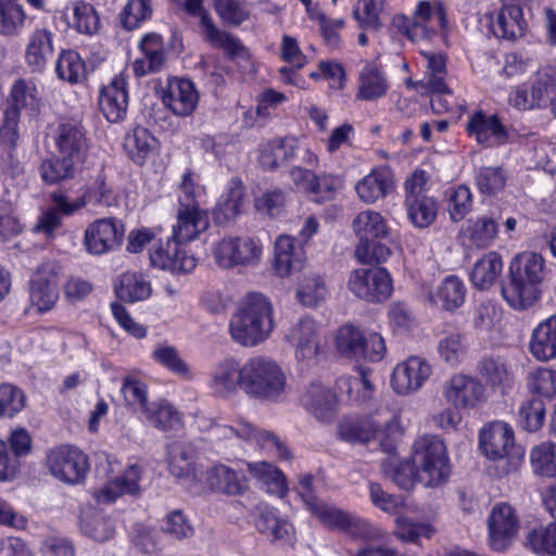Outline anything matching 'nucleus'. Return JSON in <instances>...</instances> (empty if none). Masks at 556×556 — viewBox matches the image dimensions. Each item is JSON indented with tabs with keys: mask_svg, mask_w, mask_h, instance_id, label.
I'll use <instances>...</instances> for the list:
<instances>
[{
	"mask_svg": "<svg viewBox=\"0 0 556 556\" xmlns=\"http://www.w3.org/2000/svg\"><path fill=\"white\" fill-rule=\"evenodd\" d=\"M546 276V263L540 253L520 252L509 263L508 281L502 287L503 298L513 308L527 309L540 300Z\"/></svg>",
	"mask_w": 556,
	"mask_h": 556,
	"instance_id": "nucleus-1",
	"label": "nucleus"
},
{
	"mask_svg": "<svg viewBox=\"0 0 556 556\" xmlns=\"http://www.w3.org/2000/svg\"><path fill=\"white\" fill-rule=\"evenodd\" d=\"M339 437L351 443L378 442L386 453H393L403 437L401 415L389 408H380L368 416L345 419L340 422Z\"/></svg>",
	"mask_w": 556,
	"mask_h": 556,
	"instance_id": "nucleus-2",
	"label": "nucleus"
},
{
	"mask_svg": "<svg viewBox=\"0 0 556 556\" xmlns=\"http://www.w3.org/2000/svg\"><path fill=\"white\" fill-rule=\"evenodd\" d=\"M275 329L274 308L261 293H251L229 323L231 339L244 348L266 341Z\"/></svg>",
	"mask_w": 556,
	"mask_h": 556,
	"instance_id": "nucleus-3",
	"label": "nucleus"
},
{
	"mask_svg": "<svg viewBox=\"0 0 556 556\" xmlns=\"http://www.w3.org/2000/svg\"><path fill=\"white\" fill-rule=\"evenodd\" d=\"M287 377L273 358L256 355L244 362L243 392L251 399L278 401L285 394Z\"/></svg>",
	"mask_w": 556,
	"mask_h": 556,
	"instance_id": "nucleus-4",
	"label": "nucleus"
},
{
	"mask_svg": "<svg viewBox=\"0 0 556 556\" xmlns=\"http://www.w3.org/2000/svg\"><path fill=\"white\" fill-rule=\"evenodd\" d=\"M412 456L418 470L419 483L438 486L447 480L448 458L446 447L439 437L424 435L416 440Z\"/></svg>",
	"mask_w": 556,
	"mask_h": 556,
	"instance_id": "nucleus-5",
	"label": "nucleus"
},
{
	"mask_svg": "<svg viewBox=\"0 0 556 556\" xmlns=\"http://www.w3.org/2000/svg\"><path fill=\"white\" fill-rule=\"evenodd\" d=\"M212 253L220 268L254 267L262 258L263 248L254 238L229 236L218 240Z\"/></svg>",
	"mask_w": 556,
	"mask_h": 556,
	"instance_id": "nucleus-6",
	"label": "nucleus"
},
{
	"mask_svg": "<svg viewBox=\"0 0 556 556\" xmlns=\"http://www.w3.org/2000/svg\"><path fill=\"white\" fill-rule=\"evenodd\" d=\"M325 527L345 532L349 535L362 540L382 538L380 529L375 528L367 520L348 513L334 505L319 502L309 510Z\"/></svg>",
	"mask_w": 556,
	"mask_h": 556,
	"instance_id": "nucleus-7",
	"label": "nucleus"
},
{
	"mask_svg": "<svg viewBox=\"0 0 556 556\" xmlns=\"http://www.w3.org/2000/svg\"><path fill=\"white\" fill-rule=\"evenodd\" d=\"M479 444L482 453L493 460L507 459L506 473L517 470L521 463L520 456H510L514 447V431L503 421H492L485 425L479 433Z\"/></svg>",
	"mask_w": 556,
	"mask_h": 556,
	"instance_id": "nucleus-8",
	"label": "nucleus"
},
{
	"mask_svg": "<svg viewBox=\"0 0 556 556\" xmlns=\"http://www.w3.org/2000/svg\"><path fill=\"white\" fill-rule=\"evenodd\" d=\"M488 543L497 553L507 551L517 539L520 520L516 509L507 503L494 505L486 520Z\"/></svg>",
	"mask_w": 556,
	"mask_h": 556,
	"instance_id": "nucleus-9",
	"label": "nucleus"
},
{
	"mask_svg": "<svg viewBox=\"0 0 556 556\" xmlns=\"http://www.w3.org/2000/svg\"><path fill=\"white\" fill-rule=\"evenodd\" d=\"M47 466L54 478L67 484L81 482L89 470L87 455L70 445L50 450L47 454Z\"/></svg>",
	"mask_w": 556,
	"mask_h": 556,
	"instance_id": "nucleus-10",
	"label": "nucleus"
},
{
	"mask_svg": "<svg viewBox=\"0 0 556 556\" xmlns=\"http://www.w3.org/2000/svg\"><path fill=\"white\" fill-rule=\"evenodd\" d=\"M212 434L217 440L255 442L262 448L275 452L279 458H289V451L278 437L243 419H238L235 426L216 425L212 428Z\"/></svg>",
	"mask_w": 556,
	"mask_h": 556,
	"instance_id": "nucleus-11",
	"label": "nucleus"
},
{
	"mask_svg": "<svg viewBox=\"0 0 556 556\" xmlns=\"http://www.w3.org/2000/svg\"><path fill=\"white\" fill-rule=\"evenodd\" d=\"M348 288L356 298L368 302L386 301L393 290L391 276L382 267L354 269Z\"/></svg>",
	"mask_w": 556,
	"mask_h": 556,
	"instance_id": "nucleus-12",
	"label": "nucleus"
},
{
	"mask_svg": "<svg viewBox=\"0 0 556 556\" xmlns=\"http://www.w3.org/2000/svg\"><path fill=\"white\" fill-rule=\"evenodd\" d=\"M445 402L454 408L475 409L485 402V387L476 377L453 374L441 387Z\"/></svg>",
	"mask_w": 556,
	"mask_h": 556,
	"instance_id": "nucleus-13",
	"label": "nucleus"
},
{
	"mask_svg": "<svg viewBox=\"0 0 556 556\" xmlns=\"http://www.w3.org/2000/svg\"><path fill=\"white\" fill-rule=\"evenodd\" d=\"M285 341L292 348L298 362L308 364L321 351L320 327L314 318L303 316L288 328Z\"/></svg>",
	"mask_w": 556,
	"mask_h": 556,
	"instance_id": "nucleus-14",
	"label": "nucleus"
},
{
	"mask_svg": "<svg viewBox=\"0 0 556 556\" xmlns=\"http://www.w3.org/2000/svg\"><path fill=\"white\" fill-rule=\"evenodd\" d=\"M60 266L56 262H42L29 281V300L38 312L52 309L59 299Z\"/></svg>",
	"mask_w": 556,
	"mask_h": 556,
	"instance_id": "nucleus-15",
	"label": "nucleus"
},
{
	"mask_svg": "<svg viewBox=\"0 0 556 556\" xmlns=\"http://www.w3.org/2000/svg\"><path fill=\"white\" fill-rule=\"evenodd\" d=\"M124 232L123 224L116 218H99L86 227L83 244L89 254L102 255L119 247Z\"/></svg>",
	"mask_w": 556,
	"mask_h": 556,
	"instance_id": "nucleus-16",
	"label": "nucleus"
},
{
	"mask_svg": "<svg viewBox=\"0 0 556 556\" xmlns=\"http://www.w3.org/2000/svg\"><path fill=\"white\" fill-rule=\"evenodd\" d=\"M174 236L165 242L161 239L150 248L149 257L152 266L172 273H189L197 266V261L189 255Z\"/></svg>",
	"mask_w": 556,
	"mask_h": 556,
	"instance_id": "nucleus-17",
	"label": "nucleus"
},
{
	"mask_svg": "<svg viewBox=\"0 0 556 556\" xmlns=\"http://www.w3.org/2000/svg\"><path fill=\"white\" fill-rule=\"evenodd\" d=\"M432 368L420 356H410L399 363L391 375V388L399 395H408L418 391L430 378Z\"/></svg>",
	"mask_w": 556,
	"mask_h": 556,
	"instance_id": "nucleus-18",
	"label": "nucleus"
},
{
	"mask_svg": "<svg viewBox=\"0 0 556 556\" xmlns=\"http://www.w3.org/2000/svg\"><path fill=\"white\" fill-rule=\"evenodd\" d=\"M52 140L56 153L80 164L88 151V139L83 125L76 121H63L55 127Z\"/></svg>",
	"mask_w": 556,
	"mask_h": 556,
	"instance_id": "nucleus-19",
	"label": "nucleus"
},
{
	"mask_svg": "<svg viewBox=\"0 0 556 556\" xmlns=\"http://www.w3.org/2000/svg\"><path fill=\"white\" fill-rule=\"evenodd\" d=\"M244 383V363L233 356L217 362L212 370L210 388L222 399L232 397L241 390Z\"/></svg>",
	"mask_w": 556,
	"mask_h": 556,
	"instance_id": "nucleus-20",
	"label": "nucleus"
},
{
	"mask_svg": "<svg viewBox=\"0 0 556 556\" xmlns=\"http://www.w3.org/2000/svg\"><path fill=\"white\" fill-rule=\"evenodd\" d=\"M188 13L200 17L204 39L215 48L224 49L230 56L245 52L240 40L231 34L216 27L208 13L203 8V0H186Z\"/></svg>",
	"mask_w": 556,
	"mask_h": 556,
	"instance_id": "nucleus-21",
	"label": "nucleus"
},
{
	"mask_svg": "<svg viewBox=\"0 0 556 556\" xmlns=\"http://www.w3.org/2000/svg\"><path fill=\"white\" fill-rule=\"evenodd\" d=\"M141 477L142 468L137 464H131L125 468L122 475L109 480L94 491L93 497L99 503L110 504L124 495H139L141 492L139 484Z\"/></svg>",
	"mask_w": 556,
	"mask_h": 556,
	"instance_id": "nucleus-22",
	"label": "nucleus"
},
{
	"mask_svg": "<svg viewBox=\"0 0 556 556\" xmlns=\"http://www.w3.org/2000/svg\"><path fill=\"white\" fill-rule=\"evenodd\" d=\"M100 111L110 123H117L125 118L128 108V91L126 77L116 75L103 86L99 96Z\"/></svg>",
	"mask_w": 556,
	"mask_h": 556,
	"instance_id": "nucleus-23",
	"label": "nucleus"
},
{
	"mask_svg": "<svg viewBox=\"0 0 556 556\" xmlns=\"http://www.w3.org/2000/svg\"><path fill=\"white\" fill-rule=\"evenodd\" d=\"M468 135L483 147H496L507 142L508 134L496 115L473 113L466 125Z\"/></svg>",
	"mask_w": 556,
	"mask_h": 556,
	"instance_id": "nucleus-24",
	"label": "nucleus"
},
{
	"mask_svg": "<svg viewBox=\"0 0 556 556\" xmlns=\"http://www.w3.org/2000/svg\"><path fill=\"white\" fill-rule=\"evenodd\" d=\"M302 402L309 414L320 422L329 424L337 413V395L319 382H312L302 395Z\"/></svg>",
	"mask_w": 556,
	"mask_h": 556,
	"instance_id": "nucleus-25",
	"label": "nucleus"
},
{
	"mask_svg": "<svg viewBox=\"0 0 556 556\" xmlns=\"http://www.w3.org/2000/svg\"><path fill=\"white\" fill-rule=\"evenodd\" d=\"M199 93L189 79L173 78L163 94L164 104L178 116H189L197 108Z\"/></svg>",
	"mask_w": 556,
	"mask_h": 556,
	"instance_id": "nucleus-26",
	"label": "nucleus"
},
{
	"mask_svg": "<svg viewBox=\"0 0 556 556\" xmlns=\"http://www.w3.org/2000/svg\"><path fill=\"white\" fill-rule=\"evenodd\" d=\"M394 174L391 168L381 166L374 168L355 186L358 198L367 204L384 199L394 190Z\"/></svg>",
	"mask_w": 556,
	"mask_h": 556,
	"instance_id": "nucleus-27",
	"label": "nucleus"
},
{
	"mask_svg": "<svg viewBox=\"0 0 556 556\" xmlns=\"http://www.w3.org/2000/svg\"><path fill=\"white\" fill-rule=\"evenodd\" d=\"M208 226V213L199 205L178 206L177 223L173 226V236L181 242H188L204 232Z\"/></svg>",
	"mask_w": 556,
	"mask_h": 556,
	"instance_id": "nucleus-28",
	"label": "nucleus"
},
{
	"mask_svg": "<svg viewBox=\"0 0 556 556\" xmlns=\"http://www.w3.org/2000/svg\"><path fill=\"white\" fill-rule=\"evenodd\" d=\"M529 352L542 363L556 358V314L538 324L532 330Z\"/></svg>",
	"mask_w": 556,
	"mask_h": 556,
	"instance_id": "nucleus-29",
	"label": "nucleus"
},
{
	"mask_svg": "<svg viewBox=\"0 0 556 556\" xmlns=\"http://www.w3.org/2000/svg\"><path fill=\"white\" fill-rule=\"evenodd\" d=\"M194 450L191 445L175 442L168 447V468L173 476L190 483L201 480L202 472L193 462Z\"/></svg>",
	"mask_w": 556,
	"mask_h": 556,
	"instance_id": "nucleus-30",
	"label": "nucleus"
},
{
	"mask_svg": "<svg viewBox=\"0 0 556 556\" xmlns=\"http://www.w3.org/2000/svg\"><path fill=\"white\" fill-rule=\"evenodd\" d=\"M497 233V223L486 215L469 218L459 231L463 243L477 249L490 247L496 239Z\"/></svg>",
	"mask_w": 556,
	"mask_h": 556,
	"instance_id": "nucleus-31",
	"label": "nucleus"
},
{
	"mask_svg": "<svg viewBox=\"0 0 556 556\" xmlns=\"http://www.w3.org/2000/svg\"><path fill=\"white\" fill-rule=\"evenodd\" d=\"M53 52V34L46 28H37L29 36L25 61L34 72H41Z\"/></svg>",
	"mask_w": 556,
	"mask_h": 556,
	"instance_id": "nucleus-32",
	"label": "nucleus"
},
{
	"mask_svg": "<svg viewBox=\"0 0 556 556\" xmlns=\"http://www.w3.org/2000/svg\"><path fill=\"white\" fill-rule=\"evenodd\" d=\"M496 37L516 40L525 35L527 23L520 4L504 5L491 23Z\"/></svg>",
	"mask_w": 556,
	"mask_h": 556,
	"instance_id": "nucleus-33",
	"label": "nucleus"
},
{
	"mask_svg": "<svg viewBox=\"0 0 556 556\" xmlns=\"http://www.w3.org/2000/svg\"><path fill=\"white\" fill-rule=\"evenodd\" d=\"M248 470L267 493L280 498L287 495L289 488L286 476L273 464L267 462L249 463Z\"/></svg>",
	"mask_w": 556,
	"mask_h": 556,
	"instance_id": "nucleus-34",
	"label": "nucleus"
},
{
	"mask_svg": "<svg viewBox=\"0 0 556 556\" xmlns=\"http://www.w3.org/2000/svg\"><path fill=\"white\" fill-rule=\"evenodd\" d=\"M389 83L380 67L366 64L358 75L356 97L363 101H374L386 96Z\"/></svg>",
	"mask_w": 556,
	"mask_h": 556,
	"instance_id": "nucleus-35",
	"label": "nucleus"
},
{
	"mask_svg": "<svg viewBox=\"0 0 556 556\" xmlns=\"http://www.w3.org/2000/svg\"><path fill=\"white\" fill-rule=\"evenodd\" d=\"M353 230L358 238V243L377 241L389 235L384 217L372 210H366L356 215L353 220Z\"/></svg>",
	"mask_w": 556,
	"mask_h": 556,
	"instance_id": "nucleus-36",
	"label": "nucleus"
},
{
	"mask_svg": "<svg viewBox=\"0 0 556 556\" xmlns=\"http://www.w3.org/2000/svg\"><path fill=\"white\" fill-rule=\"evenodd\" d=\"M298 149L295 138H277L263 143L260 148V164L265 169H275L292 159Z\"/></svg>",
	"mask_w": 556,
	"mask_h": 556,
	"instance_id": "nucleus-37",
	"label": "nucleus"
},
{
	"mask_svg": "<svg viewBox=\"0 0 556 556\" xmlns=\"http://www.w3.org/2000/svg\"><path fill=\"white\" fill-rule=\"evenodd\" d=\"M303 252L295 245L292 237L281 235L276 239L274 269L278 276H289L292 270L300 267Z\"/></svg>",
	"mask_w": 556,
	"mask_h": 556,
	"instance_id": "nucleus-38",
	"label": "nucleus"
},
{
	"mask_svg": "<svg viewBox=\"0 0 556 556\" xmlns=\"http://www.w3.org/2000/svg\"><path fill=\"white\" fill-rule=\"evenodd\" d=\"M502 270V256L497 252L491 251L475 263L470 273V279L476 288L485 290L497 281Z\"/></svg>",
	"mask_w": 556,
	"mask_h": 556,
	"instance_id": "nucleus-39",
	"label": "nucleus"
},
{
	"mask_svg": "<svg viewBox=\"0 0 556 556\" xmlns=\"http://www.w3.org/2000/svg\"><path fill=\"white\" fill-rule=\"evenodd\" d=\"M7 106L14 108L20 113L22 110L30 114L39 113L41 98L36 84L29 79H17L11 87Z\"/></svg>",
	"mask_w": 556,
	"mask_h": 556,
	"instance_id": "nucleus-40",
	"label": "nucleus"
},
{
	"mask_svg": "<svg viewBox=\"0 0 556 556\" xmlns=\"http://www.w3.org/2000/svg\"><path fill=\"white\" fill-rule=\"evenodd\" d=\"M157 141L144 127H136L125 137L124 148L128 156L142 165L156 150Z\"/></svg>",
	"mask_w": 556,
	"mask_h": 556,
	"instance_id": "nucleus-41",
	"label": "nucleus"
},
{
	"mask_svg": "<svg viewBox=\"0 0 556 556\" xmlns=\"http://www.w3.org/2000/svg\"><path fill=\"white\" fill-rule=\"evenodd\" d=\"M206 480L212 490L228 495L241 494L247 488L244 480L235 470L222 464L206 471Z\"/></svg>",
	"mask_w": 556,
	"mask_h": 556,
	"instance_id": "nucleus-42",
	"label": "nucleus"
},
{
	"mask_svg": "<svg viewBox=\"0 0 556 556\" xmlns=\"http://www.w3.org/2000/svg\"><path fill=\"white\" fill-rule=\"evenodd\" d=\"M420 54L426 61L427 68V88L435 93H451L447 85L445 84L446 71V55L441 52H433L426 49H420Z\"/></svg>",
	"mask_w": 556,
	"mask_h": 556,
	"instance_id": "nucleus-43",
	"label": "nucleus"
},
{
	"mask_svg": "<svg viewBox=\"0 0 556 556\" xmlns=\"http://www.w3.org/2000/svg\"><path fill=\"white\" fill-rule=\"evenodd\" d=\"M115 292L123 301H143L150 296L151 286L142 274L127 271L119 276L115 283Z\"/></svg>",
	"mask_w": 556,
	"mask_h": 556,
	"instance_id": "nucleus-44",
	"label": "nucleus"
},
{
	"mask_svg": "<svg viewBox=\"0 0 556 556\" xmlns=\"http://www.w3.org/2000/svg\"><path fill=\"white\" fill-rule=\"evenodd\" d=\"M466 298V287L462 279L452 275L446 277L437 288L431 301L446 311L462 306Z\"/></svg>",
	"mask_w": 556,
	"mask_h": 556,
	"instance_id": "nucleus-45",
	"label": "nucleus"
},
{
	"mask_svg": "<svg viewBox=\"0 0 556 556\" xmlns=\"http://www.w3.org/2000/svg\"><path fill=\"white\" fill-rule=\"evenodd\" d=\"M257 529L271 541L291 542L294 536L293 526L275 510L267 509L260 514L256 520Z\"/></svg>",
	"mask_w": 556,
	"mask_h": 556,
	"instance_id": "nucleus-46",
	"label": "nucleus"
},
{
	"mask_svg": "<svg viewBox=\"0 0 556 556\" xmlns=\"http://www.w3.org/2000/svg\"><path fill=\"white\" fill-rule=\"evenodd\" d=\"M404 206L408 219L417 228H427L435 219L438 214V203L432 197H421L404 200Z\"/></svg>",
	"mask_w": 556,
	"mask_h": 556,
	"instance_id": "nucleus-47",
	"label": "nucleus"
},
{
	"mask_svg": "<svg viewBox=\"0 0 556 556\" xmlns=\"http://www.w3.org/2000/svg\"><path fill=\"white\" fill-rule=\"evenodd\" d=\"M79 526L81 532L96 542H105L115 533L114 522L99 511H85Z\"/></svg>",
	"mask_w": 556,
	"mask_h": 556,
	"instance_id": "nucleus-48",
	"label": "nucleus"
},
{
	"mask_svg": "<svg viewBox=\"0 0 556 556\" xmlns=\"http://www.w3.org/2000/svg\"><path fill=\"white\" fill-rule=\"evenodd\" d=\"M328 295V288L324 279L316 274L304 275L296 288L298 301L307 307H315L323 303Z\"/></svg>",
	"mask_w": 556,
	"mask_h": 556,
	"instance_id": "nucleus-49",
	"label": "nucleus"
},
{
	"mask_svg": "<svg viewBox=\"0 0 556 556\" xmlns=\"http://www.w3.org/2000/svg\"><path fill=\"white\" fill-rule=\"evenodd\" d=\"M146 419L155 428L167 431L180 426V414L164 400L149 404L142 412Z\"/></svg>",
	"mask_w": 556,
	"mask_h": 556,
	"instance_id": "nucleus-50",
	"label": "nucleus"
},
{
	"mask_svg": "<svg viewBox=\"0 0 556 556\" xmlns=\"http://www.w3.org/2000/svg\"><path fill=\"white\" fill-rule=\"evenodd\" d=\"M78 164L64 157L56 155L45 159L40 164L41 179L48 185L59 184L63 180L73 178Z\"/></svg>",
	"mask_w": 556,
	"mask_h": 556,
	"instance_id": "nucleus-51",
	"label": "nucleus"
},
{
	"mask_svg": "<svg viewBox=\"0 0 556 556\" xmlns=\"http://www.w3.org/2000/svg\"><path fill=\"white\" fill-rule=\"evenodd\" d=\"M467 352L466 337L458 331L444 334L438 342V354L450 366L459 365L465 359Z\"/></svg>",
	"mask_w": 556,
	"mask_h": 556,
	"instance_id": "nucleus-52",
	"label": "nucleus"
},
{
	"mask_svg": "<svg viewBox=\"0 0 556 556\" xmlns=\"http://www.w3.org/2000/svg\"><path fill=\"white\" fill-rule=\"evenodd\" d=\"M244 191L240 184L230 187L225 195L220 198L213 214L217 223H226L235 219L242 213Z\"/></svg>",
	"mask_w": 556,
	"mask_h": 556,
	"instance_id": "nucleus-53",
	"label": "nucleus"
},
{
	"mask_svg": "<svg viewBox=\"0 0 556 556\" xmlns=\"http://www.w3.org/2000/svg\"><path fill=\"white\" fill-rule=\"evenodd\" d=\"M533 472L543 477L556 476V443L545 441L535 445L530 453Z\"/></svg>",
	"mask_w": 556,
	"mask_h": 556,
	"instance_id": "nucleus-54",
	"label": "nucleus"
},
{
	"mask_svg": "<svg viewBox=\"0 0 556 556\" xmlns=\"http://www.w3.org/2000/svg\"><path fill=\"white\" fill-rule=\"evenodd\" d=\"M386 0H357L353 9V17L364 29L378 31L382 27L380 14Z\"/></svg>",
	"mask_w": 556,
	"mask_h": 556,
	"instance_id": "nucleus-55",
	"label": "nucleus"
},
{
	"mask_svg": "<svg viewBox=\"0 0 556 556\" xmlns=\"http://www.w3.org/2000/svg\"><path fill=\"white\" fill-rule=\"evenodd\" d=\"M58 77L70 84H77L85 77V63L74 50L62 51L56 60Z\"/></svg>",
	"mask_w": 556,
	"mask_h": 556,
	"instance_id": "nucleus-56",
	"label": "nucleus"
},
{
	"mask_svg": "<svg viewBox=\"0 0 556 556\" xmlns=\"http://www.w3.org/2000/svg\"><path fill=\"white\" fill-rule=\"evenodd\" d=\"M527 545L538 555H556V522L530 531L527 535Z\"/></svg>",
	"mask_w": 556,
	"mask_h": 556,
	"instance_id": "nucleus-57",
	"label": "nucleus"
},
{
	"mask_svg": "<svg viewBox=\"0 0 556 556\" xmlns=\"http://www.w3.org/2000/svg\"><path fill=\"white\" fill-rule=\"evenodd\" d=\"M435 529L430 523H415L402 515L395 518L394 536L404 543H417L420 538L430 539Z\"/></svg>",
	"mask_w": 556,
	"mask_h": 556,
	"instance_id": "nucleus-58",
	"label": "nucleus"
},
{
	"mask_svg": "<svg viewBox=\"0 0 556 556\" xmlns=\"http://www.w3.org/2000/svg\"><path fill=\"white\" fill-rule=\"evenodd\" d=\"M364 338L365 334L358 328L345 325L337 332L336 346L342 355L359 361Z\"/></svg>",
	"mask_w": 556,
	"mask_h": 556,
	"instance_id": "nucleus-59",
	"label": "nucleus"
},
{
	"mask_svg": "<svg viewBox=\"0 0 556 556\" xmlns=\"http://www.w3.org/2000/svg\"><path fill=\"white\" fill-rule=\"evenodd\" d=\"M477 370L491 387L503 386L510 380L507 364L501 357H483L478 363Z\"/></svg>",
	"mask_w": 556,
	"mask_h": 556,
	"instance_id": "nucleus-60",
	"label": "nucleus"
},
{
	"mask_svg": "<svg viewBox=\"0 0 556 556\" xmlns=\"http://www.w3.org/2000/svg\"><path fill=\"white\" fill-rule=\"evenodd\" d=\"M341 387L346 389V393L355 401H367L375 391V384L370 379V370L361 368L357 376L342 378Z\"/></svg>",
	"mask_w": 556,
	"mask_h": 556,
	"instance_id": "nucleus-61",
	"label": "nucleus"
},
{
	"mask_svg": "<svg viewBox=\"0 0 556 556\" xmlns=\"http://www.w3.org/2000/svg\"><path fill=\"white\" fill-rule=\"evenodd\" d=\"M369 498L371 504L390 515H401L405 507V500L401 495L387 493L380 484L376 482L369 483Z\"/></svg>",
	"mask_w": 556,
	"mask_h": 556,
	"instance_id": "nucleus-62",
	"label": "nucleus"
},
{
	"mask_svg": "<svg viewBox=\"0 0 556 556\" xmlns=\"http://www.w3.org/2000/svg\"><path fill=\"white\" fill-rule=\"evenodd\" d=\"M26 14L17 3L0 4V34L4 36L17 35L25 24Z\"/></svg>",
	"mask_w": 556,
	"mask_h": 556,
	"instance_id": "nucleus-63",
	"label": "nucleus"
},
{
	"mask_svg": "<svg viewBox=\"0 0 556 556\" xmlns=\"http://www.w3.org/2000/svg\"><path fill=\"white\" fill-rule=\"evenodd\" d=\"M528 388L531 392L545 397L556 395V370L540 367L528 375Z\"/></svg>",
	"mask_w": 556,
	"mask_h": 556,
	"instance_id": "nucleus-64",
	"label": "nucleus"
}]
</instances>
